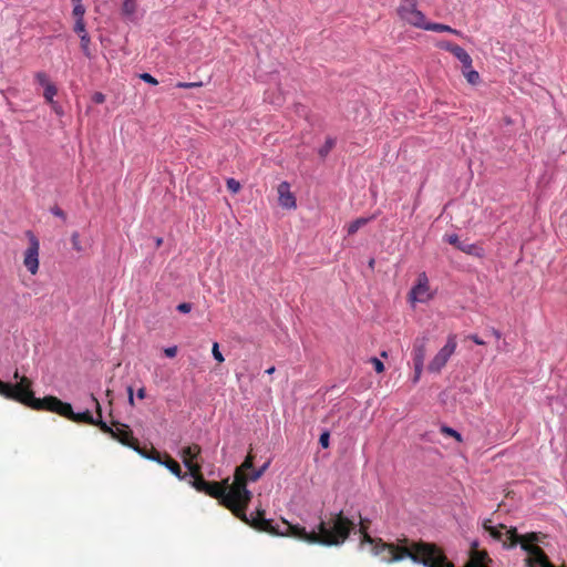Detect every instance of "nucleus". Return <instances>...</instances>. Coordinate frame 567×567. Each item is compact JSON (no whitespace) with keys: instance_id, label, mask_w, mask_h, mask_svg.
<instances>
[{"instance_id":"obj_1","label":"nucleus","mask_w":567,"mask_h":567,"mask_svg":"<svg viewBox=\"0 0 567 567\" xmlns=\"http://www.w3.org/2000/svg\"><path fill=\"white\" fill-rule=\"evenodd\" d=\"M203 493L216 498L235 517L259 532L276 536L293 537L311 545L327 547L342 545L355 526L342 512L331 514L326 520L321 519L317 526L318 530L312 529L310 532L303 526L290 524L285 519L281 523L274 524L271 519L265 518L264 509H257L256 515L251 514L248 516L246 511L251 502L252 493L244 487L238 477L237 483L231 482L228 493H225L223 485L215 481L207 482Z\"/></svg>"},{"instance_id":"obj_2","label":"nucleus","mask_w":567,"mask_h":567,"mask_svg":"<svg viewBox=\"0 0 567 567\" xmlns=\"http://www.w3.org/2000/svg\"><path fill=\"white\" fill-rule=\"evenodd\" d=\"M13 378L20 379V381L17 384H11L0 380V395L3 398L17 401L35 411L53 412L75 423H85L100 427L99 422L103 421L102 409L99 400L93 394L90 395V399L95 405L97 413L96 419L89 410L81 413H74L70 403L63 402L56 396L48 395L42 399H38L34 396L32 391V381L29 378H20L18 371L14 372Z\"/></svg>"},{"instance_id":"obj_3","label":"nucleus","mask_w":567,"mask_h":567,"mask_svg":"<svg viewBox=\"0 0 567 567\" xmlns=\"http://www.w3.org/2000/svg\"><path fill=\"white\" fill-rule=\"evenodd\" d=\"M400 543H385L382 539H378L377 545L371 548V551L386 564L410 558L413 563L421 564L424 567H439L437 560H434V556L437 553L436 544L423 540L410 542L408 538L401 539Z\"/></svg>"},{"instance_id":"obj_4","label":"nucleus","mask_w":567,"mask_h":567,"mask_svg":"<svg viewBox=\"0 0 567 567\" xmlns=\"http://www.w3.org/2000/svg\"><path fill=\"white\" fill-rule=\"evenodd\" d=\"M503 528H505L503 524L498 527H488V534L495 540L502 542L506 548H513L519 544L522 549L528 555L525 559L527 567H555L549 561L545 551L536 545L539 540L537 533H528L520 536L515 527L507 529L505 533L501 530Z\"/></svg>"},{"instance_id":"obj_5","label":"nucleus","mask_w":567,"mask_h":567,"mask_svg":"<svg viewBox=\"0 0 567 567\" xmlns=\"http://www.w3.org/2000/svg\"><path fill=\"white\" fill-rule=\"evenodd\" d=\"M100 430L109 434L112 439L120 442L122 445L127 446L137 452L142 457L147 460H157L158 451L151 446L150 449L141 447L138 440L134 436L133 431L127 424L118 421H113L112 426L104 421H100Z\"/></svg>"},{"instance_id":"obj_6","label":"nucleus","mask_w":567,"mask_h":567,"mask_svg":"<svg viewBox=\"0 0 567 567\" xmlns=\"http://www.w3.org/2000/svg\"><path fill=\"white\" fill-rule=\"evenodd\" d=\"M396 14L401 21L417 29H423L426 22L424 13L417 9V0H400Z\"/></svg>"},{"instance_id":"obj_7","label":"nucleus","mask_w":567,"mask_h":567,"mask_svg":"<svg viewBox=\"0 0 567 567\" xmlns=\"http://www.w3.org/2000/svg\"><path fill=\"white\" fill-rule=\"evenodd\" d=\"M436 554L434 556V560H437L439 567H454V565L449 561L444 551L436 545ZM489 561V557L487 551L480 550L475 547L471 550V556L468 561L464 567H487L486 563Z\"/></svg>"},{"instance_id":"obj_8","label":"nucleus","mask_w":567,"mask_h":567,"mask_svg":"<svg viewBox=\"0 0 567 567\" xmlns=\"http://www.w3.org/2000/svg\"><path fill=\"white\" fill-rule=\"evenodd\" d=\"M255 456L249 452L244 462L236 467L233 483H237V476L240 478L244 487L247 488L249 482H257L262 475L260 471L254 468Z\"/></svg>"},{"instance_id":"obj_9","label":"nucleus","mask_w":567,"mask_h":567,"mask_svg":"<svg viewBox=\"0 0 567 567\" xmlns=\"http://www.w3.org/2000/svg\"><path fill=\"white\" fill-rule=\"evenodd\" d=\"M457 347L456 334L447 337L446 344L434 355L429 363V371L439 373L447 363Z\"/></svg>"},{"instance_id":"obj_10","label":"nucleus","mask_w":567,"mask_h":567,"mask_svg":"<svg viewBox=\"0 0 567 567\" xmlns=\"http://www.w3.org/2000/svg\"><path fill=\"white\" fill-rule=\"evenodd\" d=\"M25 236L29 239V247L24 251L23 265L31 275H35L39 270L40 244L35 235L31 230H27Z\"/></svg>"},{"instance_id":"obj_11","label":"nucleus","mask_w":567,"mask_h":567,"mask_svg":"<svg viewBox=\"0 0 567 567\" xmlns=\"http://www.w3.org/2000/svg\"><path fill=\"white\" fill-rule=\"evenodd\" d=\"M432 298L430 291L429 279L425 272H422L417 277L416 285L409 292V300L414 302H426Z\"/></svg>"},{"instance_id":"obj_12","label":"nucleus","mask_w":567,"mask_h":567,"mask_svg":"<svg viewBox=\"0 0 567 567\" xmlns=\"http://www.w3.org/2000/svg\"><path fill=\"white\" fill-rule=\"evenodd\" d=\"M157 460H153L154 462L164 465L173 475H175L179 480H184L186 477V473L182 472L181 465L172 458L168 454H164V456L158 452Z\"/></svg>"},{"instance_id":"obj_13","label":"nucleus","mask_w":567,"mask_h":567,"mask_svg":"<svg viewBox=\"0 0 567 567\" xmlns=\"http://www.w3.org/2000/svg\"><path fill=\"white\" fill-rule=\"evenodd\" d=\"M279 204L285 208H296V198L290 192V185L282 182L278 186Z\"/></svg>"},{"instance_id":"obj_14","label":"nucleus","mask_w":567,"mask_h":567,"mask_svg":"<svg viewBox=\"0 0 567 567\" xmlns=\"http://www.w3.org/2000/svg\"><path fill=\"white\" fill-rule=\"evenodd\" d=\"M426 337L416 338L413 343V363H423L426 354Z\"/></svg>"},{"instance_id":"obj_15","label":"nucleus","mask_w":567,"mask_h":567,"mask_svg":"<svg viewBox=\"0 0 567 567\" xmlns=\"http://www.w3.org/2000/svg\"><path fill=\"white\" fill-rule=\"evenodd\" d=\"M200 453L202 447L198 444H192L182 449L181 457L184 464L185 462L195 463L200 456Z\"/></svg>"},{"instance_id":"obj_16","label":"nucleus","mask_w":567,"mask_h":567,"mask_svg":"<svg viewBox=\"0 0 567 567\" xmlns=\"http://www.w3.org/2000/svg\"><path fill=\"white\" fill-rule=\"evenodd\" d=\"M423 30L434 31V32H450L455 35H461V32L458 30L453 29L450 25L442 24V23H433V22H429V21L425 22Z\"/></svg>"},{"instance_id":"obj_17","label":"nucleus","mask_w":567,"mask_h":567,"mask_svg":"<svg viewBox=\"0 0 567 567\" xmlns=\"http://www.w3.org/2000/svg\"><path fill=\"white\" fill-rule=\"evenodd\" d=\"M451 53L462 63L464 69L472 68V58L462 47L456 45Z\"/></svg>"},{"instance_id":"obj_18","label":"nucleus","mask_w":567,"mask_h":567,"mask_svg":"<svg viewBox=\"0 0 567 567\" xmlns=\"http://www.w3.org/2000/svg\"><path fill=\"white\" fill-rule=\"evenodd\" d=\"M458 250H461L467 255H471V256H476V257L483 256V249L475 244L462 241L461 245L458 246Z\"/></svg>"},{"instance_id":"obj_19","label":"nucleus","mask_w":567,"mask_h":567,"mask_svg":"<svg viewBox=\"0 0 567 567\" xmlns=\"http://www.w3.org/2000/svg\"><path fill=\"white\" fill-rule=\"evenodd\" d=\"M371 218L360 217L348 225V235H354L361 227L365 226Z\"/></svg>"},{"instance_id":"obj_20","label":"nucleus","mask_w":567,"mask_h":567,"mask_svg":"<svg viewBox=\"0 0 567 567\" xmlns=\"http://www.w3.org/2000/svg\"><path fill=\"white\" fill-rule=\"evenodd\" d=\"M137 3L136 0H123L122 13L126 17H133L136 12Z\"/></svg>"},{"instance_id":"obj_21","label":"nucleus","mask_w":567,"mask_h":567,"mask_svg":"<svg viewBox=\"0 0 567 567\" xmlns=\"http://www.w3.org/2000/svg\"><path fill=\"white\" fill-rule=\"evenodd\" d=\"M56 93L58 89L54 84L47 85V87H44L43 96L45 101L51 104L52 109H55V101L53 97L56 95Z\"/></svg>"},{"instance_id":"obj_22","label":"nucleus","mask_w":567,"mask_h":567,"mask_svg":"<svg viewBox=\"0 0 567 567\" xmlns=\"http://www.w3.org/2000/svg\"><path fill=\"white\" fill-rule=\"evenodd\" d=\"M463 75L466 78L467 82L473 85L477 84L481 79L478 72L473 70L472 68H470V69L463 68Z\"/></svg>"},{"instance_id":"obj_23","label":"nucleus","mask_w":567,"mask_h":567,"mask_svg":"<svg viewBox=\"0 0 567 567\" xmlns=\"http://www.w3.org/2000/svg\"><path fill=\"white\" fill-rule=\"evenodd\" d=\"M336 145V138L328 137L324 144L319 148L318 153L321 157H326Z\"/></svg>"},{"instance_id":"obj_24","label":"nucleus","mask_w":567,"mask_h":567,"mask_svg":"<svg viewBox=\"0 0 567 567\" xmlns=\"http://www.w3.org/2000/svg\"><path fill=\"white\" fill-rule=\"evenodd\" d=\"M185 466L187 467L189 475L195 478L202 476V465L198 462L189 463L185 462Z\"/></svg>"},{"instance_id":"obj_25","label":"nucleus","mask_w":567,"mask_h":567,"mask_svg":"<svg viewBox=\"0 0 567 567\" xmlns=\"http://www.w3.org/2000/svg\"><path fill=\"white\" fill-rule=\"evenodd\" d=\"M81 49L86 58H92V52L90 49V35L89 34H81Z\"/></svg>"},{"instance_id":"obj_26","label":"nucleus","mask_w":567,"mask_h":567,"mask_svg":"<svg viewBox=\"0 0 567 567\" xmlns=\"http://www.w3.org/2000/svg\"><path fill=\"white\" fill-rule=\"evenodd\" d=\"M207 482L204 476H198V477H195L193 478V481L190 482L192 486L198 491V492H202L205 489V486L207 485Z\"/></svg>"},{"instance_id":"obj_27","label":"nucleus","mask_w":567,"mask_h":567,"mask_svg":"<svg viewBox=\"0 0 567 567\" xmlns=\"http://www.w3.org/2000/svg\"><path fill=\"white\" fill-rule=\"evenodd\" d=\"M85 11V7L82 3H75L72 10V16L75 20L84 19Z\"/></svg>"},{"instance_id":"obj_28","label":"nucleus","mask_w":567,"mask_h":567,"mask_svg":"<svg viewBox=\"0 0 567 567\" xmlns=\"http://www.w3.org/2000/svg\"><path fill=\"white\" fill-rule=\"evenodd\" d=\"M441 432L443 434L454 437L457 442H462V435L457 431H455L454 429H452L450 426H446V425L442 426Z\"/></svg>"},{"instance_id":"obj_29","label":"nucleus","mask_w":567,"mask_h":567,"mask_svg":"<svg viewBox=\"0 0 567 567\" xmlns=\"http://www.w3.org/2000/svg\"><path fill=\"white\" fill-rule=\"evenodd\" d=\"M227 188H228L229 192L236 194V193H238L240 190L241 185L235 178H229V179H227Z\"/></svg>"},{"instance_id":"obj_30","label":"nucleus","mask_w":567,"mask_h":567,"mask_svg":"<svg viewBox=\"0 0 567 567\" xmlns=\"http://www.w3.org/2000/svg\"><path fill=\"white\" fill-rule=\"evenodd\" d=\"M74 32H76L80 37L81 34H89L85 30V22L84 19H78L75 20L74 24Z\"/></svg>"},{"instance_id":"obj_31","label":"nucleus","mask_w":567,"mask_h":567,"mask_svg":"<svg viewBox=\"0 0 567 567\" xmlns=\"http://www.w3.org/2000/svg\"><path fill=\"white\" fill-rule=\"evenodd\" d=\"M37 82L42 85L43 87H47V85H51L52 83L49 81L48 75L44 72H38L35 74Z\"/></svg>"},{"instance_id":"obj_32","label":"nucleus","mask_w":567,"mask_h":567,"mask_svg":"<svg viewBox=\"0 0 567 567\" xmlns=\"http://www.w3.org/2000/svg\"><path fill=\"white\" fill-rule=\"evenodd\" d=\"M457 44L455 43H452L450 41H446V40H442L440 42H437L436 47L441 50H445L447 52H452L454 50V48L456 47Z\"/></svg>"},{"instance_id":"obj_33","label":"nucleus","mask_w":567,"mask_h":567,"mask_svg":"<svg viewBox=\"0 0 567 567\" xmlns=\"http://www.w3.org/2000/svg\"><path fill=\"white\" fill-rule=\"evenodd\" d=\"M212 353H213L214 359L216 361H218L219 363L225 361L224 355L219 351V344L217 342L213 343Z\"/></svg>"},{"instance_id":"obj_34","label":"nucleus","mask_w":567,"mask_h":567,"mask_svg":"<svg viewBox=\"0 0 567 567\" xmlns=\"http://www.w3.org/2000/svg\"><path fill=\"white\" fill-rule=\"evenodd\" d=\"M444 238L450 245H453L456 249H458V246L462 243L456 234L445 235Z\"/></svg>"},{"instance_id":"obj_35","label":"nucleus","mask_w":567,"mask_h":567,"mask_svg":"<svg viewBox=\"0 0 567 567\" xmlns=\"http://www.w3.org/2000/svg\"><path fill=\"white\" fill-rule=\"evenodd\" d=\"M72 247L74 250L81 252L83 250L81 243H80V235L79 233H73L71 236Z\"/></svg>"},{"instance_id":"obj_36","label":"nucleus","mask_w":567,"mask_h":567,"mask_svg":"<svg viewBox=\"0 0 567 567\" xmlns=\"http://www.w3.org/2000/svg\"><path fill=\"white\" fill-rule=\"evenodd\" d=\"M422 371H423V363H414V375L412 379L414 384L419 382Z\"/></svg>"},{"instance_id":"obj_37","label":"nucleus","mask_w":567,"mask_h":567,"mask_svg":"<svg viewBox=\"0 0 567 567\" xmlns=\"http://www.w3.org/2000/svg\"><path fill=\"white\" fill-rule=\"evenodd\" d=\"M379 538H372L368 532H363V535H361V544H370L372 547L377 545Z\"/></svg>"},{"instance_id":"obj_38","label":"nucleus","mask_w":567,"mask_h":567,"mask_svg":"<svg viewBox=\"0 0 567 567\" xmlns=\"http://www.w3.org/2000/svg\"><path fill=\"white\" fill-rule=\"evenodd\" d=\"M370 362L373 364L375 372L382 373L384 371V364L378 358H375V357L371 358Z\"/></svg>"},{"instance_id":"obj_39","label":"nucleus","mask_w":567,"mask_h":567,"mask_svg":"<svg viewBox=\"0 0 567 567\" xmlns=\"http://www.w3.org/2000/svg\"><path fill=\"white\" fill-rule=\"evenodd\" d=\"M140 79L143 80L144 82L148 83V84H152V85H157L158 84V81L153 75H151L150 73H142V74H140Z\"/></svg>"},{"instance_id":"obj_40","label":"nucleus","mask_w":567,"mask_h":567,"mask_svg":"<svg viewBox=\"0 0 567 567\" xmlns=\"http://www.w3.org/2000/svg\"><path fill=\"white\" fill-rule=\"evenodd\" d=\"M329 439H330V433L328 431H324L320 437H319V443L320 445L323 447V449H327L329 447Z\"/></svg>"},{"instance_id":"obj_41","label":"nucleus","mask_w":567,"mask_h":567,"mask_svg":"<svg viewBox=\"0 0 567 567\" xmlns=\"http://www.w3.org/2000/svg\"><path fill=\"white\" fill-rule=\"evenodd\" d=\"M177 310L183 313H188L192 310V303L182 302L177 306Z\"/></svg>"},{"instance_id":"obj_42","label":"nucleus","mask_w":567,"mask_h":567,"mask_svg":"<svg viewBox=\"0 0 567 567\" xmlns=\"http://www.w3.org/2000/svg\"><path fill=\"white\" fill-rule=\"evenodd\" d=\"M164 354L167 358H174L177 354V347L173 346V347L165 348L164 349Z\"/></svg>"},{"instance_id":"obj_43","label":"nucleus","mask_w":567,"mask_h":567,"mask_svg":"<svg viewBox=\"0 0 567 567\" xmlns=\"http://www.w3.org/2000/svg\"><path fill=\"white\" fill-rule=\"evenodd\" d=\"M51 213H52L54 216L60 217V218H62V219H65V218H66V216H65L64 212H63L60 207H58V206L52 207V208H51Z\"/></svg>"},{"instance_id":"obj_44","label":"nucleus","mask_w":567,"mask_h":567,"mask_svg":"<svg viewBox=\"0 0 567 567\" xmlns=\"http://www.w3.org/2000/svg\"><path fill=\"white\" fill-rule=\"evenodd\" d=\"M202 83H186V82H179L177 83V87H183V89H188V87H196V86H200Z\"/></svg>"},{"instance_id":"obj_45","label":"nucleus","mask_w":567,"mask_h":567,"mask_svg":"<svg viewBox=\"0 0 567 567\" xmlns=\"http://www.w3.org/2000/svg\"><path fill=\"white\" fill-rule=\"evenodd\" d=\"M93 101L97 104H102L105 101L104 94L97 92L93 95Z\"/></svg>"},{"instance_id":"obj_46","label":"nucleus","mask_w":567,"mask_h":567,"mask_svg":"<svg viewBox=\"0 0 567 567\" xmlns=\"http://www.w3.org/2000/svg\"><path fill=\"white\" fill-rule=\"evenodd\" d=\"M229 481H230L229 477H227L219 482L223 485V487L225 488V493H228V491L231 487V483Z\"/></svg>"},{"instance_id":"obj_47","label":"nucleus","mask_w":567,"mask_h":567,"mask_svg":"<svg viewBox=\"0 0 567 567\" xmlns=\"http://www.w3.org/2000/svg\"><path fill=\"white\" fill-rule=\"evenodd\" d=\"M467 338L474 341L476 344H485V342L477 334H471Z\"/></svg>"},{"instance_id":"obj_48","label":"nucleus","mask_w":567,"mask_h":567,"mask_svg":"<svg viewBox=\"0 0 567 567\" xmlns=\"http://www.w3.org/2000/svg\"><path fill=\"white\" fill-rule=\"evenodd\" d=\"M127 394H128V403L131 406H134V394H133V388H127Z\"/></svg>"},{"instance_id":"obj_49","label":"nucleus","mask_w":567,"mask_h":567,"mask_svg":"<svg viewBox=\"0 0 567 567\" xmlns=\"http://www.w3.org/2000/svg\"><path fill=\"white\" fill-rule=\"evenodd\" d=\"M270 465V461H267L262 466H260L259 468H257V471H260L261 472V475L265 474V472L268 470Z\"/></svg>"},{"instance_id":"obj_50","label":"nucleus","mask_w":567,"mask_h":567,"mask_svg":"<svg viewBox=\"0 0 567 567\" xmlns=\"http://www.w3.org/2000/svg\"><path fill=\"white\" fill-rule=\"evenodd\" d=\"M145 396H146L145 388H141V389H138V391H137V398L142 400V399H144Z\"/></svg>"},{"instance_id":"obj_51","label":"nucleus","mask_w":567,"mask_h":567,"mask_svg":"<svg viewBox=\"0 0 567 567\" xmlns=\"http://www.w3.org/2000/svg\"><path fill=\"white\" fill-rule=\"evenodd\" d=\"M483 527L486 532H488V527H493L492 526V520L491 519H486L483 524Z\"/></svg>"},{"instance_id":"obj_52","label":"nucleus","mask_w":567,"mask_h":567,"mask_svg":"<svg viewBox=\"0 0 567 567\" xmlns=\"http://www.w3.org/2000/svg\"><path fill=\"white\" fill-rule=\"evenodd\" d=\"M493 334L496 339H501V332L498 330L493 329Z\"/></svg>"},{"instance_id":"obj_53","label":"nucleus","mask_w":567,"mask_h":567,"mask_svg":"<svg viewBox=\"0 0 567 567\" xmlns=\"http://www.w3.org/2000/svg\"><path fill=\"white\" fill-rule=\"evenodd\" d=\"M367 528H368V527H367L363 523H361V526H360V533H361V535H363V532H367Z\"/></svg>"},{"instance_id":"obj_54","label":"nucleus","mask_w":567,"mask_h":567,"mask_svg":"<svg viewBox=\"0 0 567 567\" xmlns=\"http://www.w3.org/2000/svg\"><path fill=\"white\" fill-rule=\"evenodd\" d=\"M275 367H270L269 369L266 370V373L267 374H272L275 372Z\"/></svg>"},{"instance_id":"obj_55","label":"nucleus","mask_w":567,"mask_h":567,"mask_svg":"<svg viewBox=\"0 0 567 567\" xmlns=\"http://www.w3.org/2000/svg\"><path fill=\"white\" fill-rule=\"evenodd\" d=\"M55 113L61 114V107L55 102V109H53Z\"/></svg>"},{"instance_id":"obj_56","label":"nucleus","mask_w":567,"mask_h":567,"mask_svg":"<svg viewBox=\"0 0 567 567\" xmlns=\"http://www.w3.org/2000/svg\"><path fill=\"white\" fill-rule=\"evenodd\" d=\"M162 244H163V239L162 238H157L156 239V246L159 247Z\"/></svg>"},{"instance_id":"obj_57","label":"nucleus","mask_w":567,"mask_h":567,"mask_svg":"<svg viewBox=\"0 0 567 567\" xmlns=\"http://www.w3.org/2000/svg\"><path fill=\"white\" fill-rule=\"evenodd\" d=\"M374 262H375V261H374V259H370V261H369V267L373 269V267H374Z\"/></svg>"},{"instance_id":"obj_58","label":"nucleus","mask_w":567,"mask_h":567,"mask_svg":"<svg viewBox=\"0 0 567 567\" xmlns=\"http://www.w3.org/2000/svg\"><path fill=\"white\" fill-rule=\"evenodd\" d=\"M381 357H382V358H386V357H388V353H386L385 351H382V352H381Z\"/></svg>"},{"instance_id":"obj_59","label":"nucleus","mask_w":567,"mask_h":567,"mask_svg":"<svg viewBox=\"0 0 567 567\" xmlns=\"http://www.w3.org/2000/svg\"><path fill=\"white\" fill-rule=\"evenodd\" d=\"M75 3H81L82 0H72Z\"/></svg>"}]
</instances>
